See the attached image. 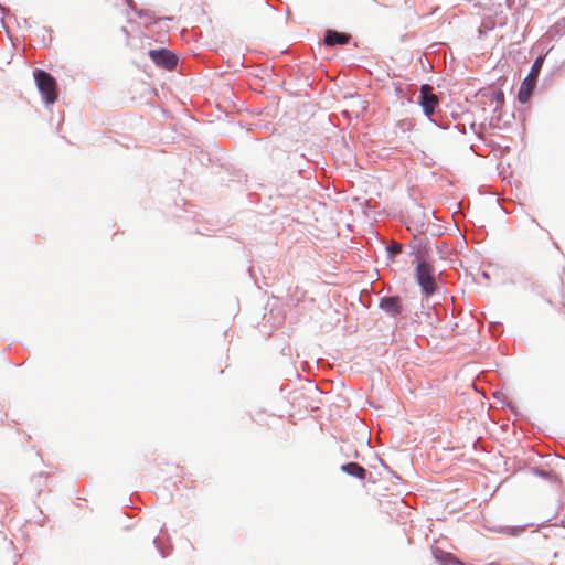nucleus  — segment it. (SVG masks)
<instances>
[{"label": "nucleus", "instance_id": "1", "mask_svg": "<svg viewBox=\"0 0 565 565\" xmlns=\"http://www.w3.org/2000/svg\"><path fill=\"white\" fill-rule=\"evenodd\" d=\"M543 65V57H537L531 68L530 74L526 76V78L522 82L520 86V90L518 94V98L520 103L525 104L530 100L532 93L535 88L536 81L539 77V74L541 72Z\"/></svg>", "mask_w": 565, "mask_h": 565}, {"label": "nucleus", "instance_id": "2", "mask_svg": "<svg viewBox=\"0 0 565 565\" xmlns=\"http://www.w3.org/2000/svg\"><path fill=\"white\" fill-rule=\"evenodd\" d=\"M416 278L423 292L426 296L433 295L435 292V270L430 264L419 260L416 266Z\"/></svg>", "mask_w": 565, "mask_h": 565}, {"label": "nucleus", "instance_id": "3", "mask_svg": "<svg viewBox=\"0 0 565 565\" xmlns=\"http://www.w3.org/2000/svg\"><path fill=\"white\" fill-rule=\"evenodd\" d=\"M34 77L44 102L53 104L57 98L55 79L44 71L35 72Z\"/></svg>", "mask_w": 565, "mask_h": 565}, {"label": "nucleus", "instance_id": "4", "mask_svg": "<svg viewBox=\"0 0 565 565\" xmlns=\"http://www.w3.org/2000/svg\"><path fill=\"white\" fill-rule=\"evenodd\" d=\"M439 104V98L433 93V87L428 84H424L420 87L419 105L422 106L426 116H431L435 108Z\"/></svg>", "mask_w": 565, "mask_h": 565}, {"label": "nucleus", "instance_id": "5", "mask_svg": "<svg viewBox=\"0 0 565 565\" xmlns=\"http://www.w3.org/2000/svg\"><path fill=\"white\" fill-rule=\"evenodd\" d=\"M149 55L157 65L168 71L173 70L178 64V57L169 50H151Z\"/></svg>", "mask_w": 565, "mask_h": 565}, {"label": "nucleus", "instance_id": "6", "mask_svg": "<svg viewBox=\"0 0 565 565\" xmlns=\"http://www.w3.org/2000/svg\"><path fill=\"white\" fill-rule=\"evenodd\" d=\"M380 308L391 316H396L402 311V301L399 297H384L380 301Z\"/></svg>", "mask_w": 565, "mask_h": 565}, {"label": "nucleus", "instance_id": "7", "mask_svg": "<svg viewBox=\"0 0 565 565\" xmlns=\"http://www.w3.org/2000/svg\"><path fill=\"white\" fill-rule=\"evenodd\" d=\"M350 38L351 36L347 33H340V32L330 30L327 32V35L324 38V43L330 46H333L335 44H345L349 42Z\"/></svg>", "mask_w": 565, "mask_h": 565}, {"label": "nucleus", "instance_id": "8", "mask_svg": "<svg viewBox=\"0 0 565 565\" xmlns=\"http://www.w3.org/2000/svg\"><path fill=\"white\" fill-rule=\"evenodd\" d=\"M341 469L344 472H347L348 475L356 477V478H359L361 480L365 479L366 470L362 466H360V465H358L355 462H350V463L343 465L341 467Z\"/></svg>", "mask_w": 565, "mask_h": 565}, {"label": "nucleus", "instance_id": "9", "mask_svg": "<svg viewBox=\"0 0 565 565\" xmlns=\"http://www.w3.org/2000/svg\"><path fill=\"white\" fill-rule=\"evenodd\" d=\"M387 252L391 256H395L397 254H399L402 252V245L397 242H392L388 246H387Z\"/></svg>", "mask_w": 565, "mask_h": 565}]
</instances>
